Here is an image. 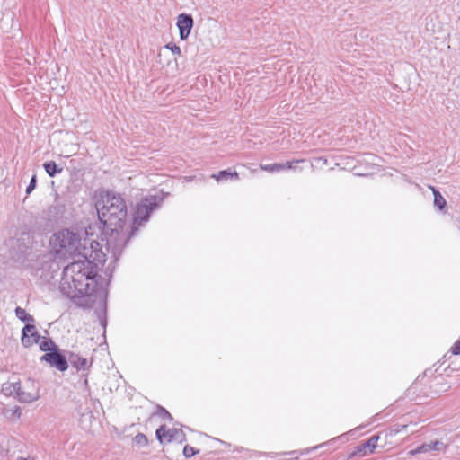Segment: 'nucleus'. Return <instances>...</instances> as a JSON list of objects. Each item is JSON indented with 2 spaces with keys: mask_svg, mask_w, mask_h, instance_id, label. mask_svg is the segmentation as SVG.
<instances>
[{
  "mask_svg": "<svg viewBox=\"0 0 460 460\" xmlns=\"http://www.w3.org/2000/svg\"><path fill=\"white\" fill-rule=\"evenodd\" d=\"M78 256L64 268L59 289L77 306L91 308L94 302L95 278L107 255L99 249V243L94 242L91 243L90 248H84L83 254Z\"/></svg>",
  "mask_w": 460,
  "mask_h": 460,
  "instance_id": "obj_1",
  "label": "nucleus"
},
{
  "mask_svg": "<svg viewBox=\"0 0 460 460\" xmlns=\"http://www.w3.org/2000/svg\"><path fill=\"white\" fill-rule=\"evenodd\" d=\"M99 220L110 230L106 240V250L117 261L129 240L128 230H124L128 208L124 198L118 193L107 191L96 202Z\"/></svg>",
  "mask_w": 460,
  "mask_h": 460,
  "instance_id": "obj_2",
  "label": "nucleus"
},
{
  "mask_svg": "<svg viewBox=\"0 0 460 460\" xmlns=\"http://www.w3.org/2000/svg\"><path fill=\"white\" fill-rule=\"evenodd\" d=\"M50 244L52 252L59 258L81 255L84 252L85 243H82L80 235L68 229H63L54 234Z\"/></svg>",
  "mask_w": 460,
  "mask_h": 460,
  "instance_id": "obj_3",
  "label": "nucleus"
},
{
  "mask_svg": "<svg viewBox=\"0 0 460 460\" xmlns=\"http://www.w3.org/2000/svg\"><path fill=\"white\" fill-rule=\"evenodd\" d=\"M164 199V193L157 192L140 199L136 206L131 231L128 233L129 238L134 236L138 228L149 220L152 212L161 207Z\"/></svg>",
  "mask_w": 460,
  "mask_h": 460,
  "instance_id": "obj_4",
  "label": "nucleus"
},
{
  "mask_svg": "<svg viewBox=\"0 0 460 460\" xmlns=\"http://www.w3.org/2000/svg\"><path fill=\"white\" fill-rule=\"evenodd\" d=\"M156 438L161 444L177 441L182 443L186 440V436L181 429H167L165 425H161L155 431Z\"/></svg>",
  "mask_w": 460,
  "mask_h": 460,
  "instance_id": "obj_5",
  "label": "nucleus"
},
{
  "mask_svg": "<svg viewBox=\"0 0 460 460\" xmlns=\"http://www.w3.org/2000/svg\"><path fill=\"white\" fill-rule=\"evenodd\" d=\"M40 360L49 363L50 367H56L61 372L68 368V358H66L59 349L45 353L41 356Z\"/></svg>",
  "mask_w": 460,
  "mask_h": 460,
  "instance_id": "obj_6",
  "label": "nucleus"
},
{
  "mask_svg": "<svg viewBox=\"0 0 460 460\" xmlns=\"http://www.w3.org/2000/svg\"><path fill=\"white\" fill-rule=\"evenodd\" d=\"M194 21L190 14L188 13H181L177 17V27L180 32V39L181 40H185L193 27Z\"/></svg>",
  "mask_w": 460,
  "mask_h": 460,
  "instance_id": "obj_7",
  "label": "nucleus"
},
{
  "mask_svg": "<svg viewBox=\"0 0 460 460\" xmlns=\"http://www.w3.org/2000/svg\"><path fill=\"white\" fill-rule=\"evenodd\" d=\"M22 332V343L24 347L28 348L40 342L41 337L34 324H26Z\"/></svg>",
  "mask_w": 460,
  "mask_h": 460,
  "instance_id": "obj_8",
  "label": "nucleus"
},
{
  "mask_svg": "<svg viewBox=\"0 0 460 460\" xmlns=\"http://www.w3.org/2000/svg\"><path fill=\"white\" fill-rule=\"evenodd\" d=\"M379 440V436L374 435L370 437L367 441L358 445L353 453H351L349 457H353L358 454H362L363 456L367 455L368 453H373L374 450L377 447V442Z\"/></svg>",
  "mask_w": 460,
  "mask_h": 460,
  "instance_id": "obj_9",
  "label": "nucleus"
},
{
  "mask_svg": "<svg viewBox=\"0 0 460 460\" xmlns=\"http://www.w3.org/2000/svg\"><path fill=\"white\" fill-rule=\"evenodd\" d=\"M68 363H70V365L77 371H85L90 367L92 364L91 362L89 363L86 358L74 352H69Z\"/></svg>",
  "mask_w": 460,
  "mask_h": 460,
  "instance_id": "obj_10",
  "label": "nucleus"
},
{
  "mask_svg": "<svg viewBox=\"0 0 460 460\" xmlns=\"http://www.w3.org/2000/svg\"><path fill=\"white\" fill-rule=\"evenodd\" d=\"M260 168L263 171L269 172H276L279 171H284L288 169L293 168V163L292 162H286L282 164H261Z\"/></svg>",
  "mask_w": 460,
  "mask_h": 460,
  "instance_id": "obj_11",
  "label": "nucleus"
},
{
  "mask_svg": "<svg viewBox=\"0 0 460 460\" xmlns=\"http://www.w3.org/2000/svg\"><path fill=\"white\" fill-rule=\"evenodd\" d=\"M40 394L38 391L27 392L24 391L20 385V390L17 393L16 398L21 402H31L39 399Z\"/></svg>",
  "mask_w": 460,
  "mask_h": 460,
  "instance_id": "obj_12",
  "label": "nucleus"
},
{
  "mask_svg": "<svg viewBox=\"0 0 460 460\" xmlns=\"http://www.w3.org/2000/svg\"><path fill=\"white\" fill-rule=\"evenodd\" d=\"M211 177L214 178L217 181L233 180V179L236 180V181L239 180V174L235 171L232 172L230 170L220 171L217 174H212Z\"/></svg>",
  "mask_w": 460,
  "mask_h": 460,
  "instance_id": "obj_13",
  "label": "nucleus"
},
{
  "mask_svg": "<svg viewBox=\"0 0 460 460\" xmlns=\"http://www.w3.org/2000/svg\"><path fill=\"white\" fill-rule=\"evenodd\" d=\"M434 195V206L443 213H446L447 201L441 193L434 187H431Z\"/></svg>",
  "mask_w": 460,
  "mask_h": 460,
  "instance_id": "obj_14",
  "label": "nucleus"
},
{
  "mask_svg": "<svg viewBox=\"0 0 460 460\" xmlns=\"http://www.w3.org/2000/svg\"><path fill=\"white\" fill-rule=\"evenodd\" d=\"M43 168L49 177H55L58 173H60L63 171V168L58 167L54 161L45 162L43 164Z\"/></svg>",
  "mask_w": 460,
  "mask_h": 460,
  "instance_id": "obj_15",
  "label": "nucleus"
},
{
  "mask_svg": "<svg viewBox=\"0 0 460 460\" xmlns=\"http://www.w3.org/2000/svg\"><path fill=\"white\" fill-rule=\"evenodd\" d=\"M15 315L19 320L26 323L27 324H32L31 323L34 322L33 316L28 314L26 310L22 307L18 306L15 308Z\"/></svg>",
  "mask_w": 460,
  "mask_h": 460,
  "instance_id": "obj_16",
  "label": "nucleus"
},
{
  "mask_svg": "<svg viewBox=\"0 0 460 460\" xmlns=\"http://www.w3.org/2000/svg\"><path fill=\"white\" fill-rule=\"evenodd\" d=\"M2 390L4 393V394L16 397L17 393L20 390V383L14 382V383L4 384L3 385Z\"/></svg>",
  "mask_w": 460,
  "mask_h": 460,
  "instance_id": "obj_17",
  "label": "nucleus"
},
{
  "mask_svg": "<svg viewBox=\"0 0 460 460\" xmlns=\"http://www.w3.org/2000/svg\"><path fill=\"white\" fill-rule=\"evenodd\" d=\"M39 343L40 350L46 351V353L58 349L56 343L51 339L49 338H43V341Z\"/></svg>",
  "mask_w": 460,
  "mask_h": 460,
  "instance_id": "obj_18",
  "label": "nucleus"
},
{
  "mask_svg": "<svg viewBox=\"0 0 460 460\" xmlns=\"http://www.w3.org/2000/svg\"><path fill=\"white\" fill-rule=\"evenodd\" d=\"M154 414L160 417L163 420H168L169 421H172L173 420L170 412L161 405L156 406V411Z\"/></svg>",
  "mask_w": 460,
  "mask_h": 460,
  "instance_id": "obj_19",
  "label": "nucleus"
},
{
  "mask_svg": "<svg viewBox=\"0 0 460 460\" xmlns=\"http://www.w3.org/2000/svg\"><path fill=\"white\" fill-rule=\"evenodd\" d=\"M4 414L6 418L19 419L22 414L21 408L19 406H14L11 409H5Z\"/></svg>",
  "mask_w": 460,
  "mask_h": 460,
  "instance_id": "obj_20",
  "label": "nucleus"
},
{
  "mask_svg": "<svg viewBox=\"0 0 460 460\" xmlns=\"http://www.w3.org/2000/svg\"><path fill=\"white\" fill-rule=\"evenodd\" d=\"M428 452H429V444L425 443V444H422V445L419 446L415 449L411 450L409 452V454L411 456H415V455H418V454L428 453Z\"/></svg>",
  "mask_w": 460,
  "mask_h": 460,
  "instance_id": "obj_21",
  "label": "nucleus"
},
{
  "mask_svg": "<svg viewBox=\"0 0 460 460\" xmlns=\"http://www.w3.org/2000/svg\"><path fill=\"white\" fill-rule=\"evenodd\" d=\"M134 442L141 447H146L148 444L146 436L142 433H138L135 436Z\"/></svg>",
  "mask_w": 460,
  "mask_h": 460,
  "instance_id": "obj_22",
  "label": "nucleus"
},
{
  "mask_svg": "<svg viewBox=\"0 0 460 460\" xmlns=\"http://www.w3.org/2000/svg\"><path fill=\"white\" fill-rule=\"evenodd\" d=\"M428 444H429V451H431V450L441 451L443 448H446V446L444 445V443L439 440H435V441H432Z\"/></svg>",
  "mask_w": 460,
  "mask_h": 460,
  "instance_id": "obj_23",
  "label": "nucleus"
},
{
  "mask_svg": "<svg viewBox=\"0 0 460 460\" xmlns=\"http://www.w3.org/2000/svg\"><path fill=\"white\" fill-rule=\"evenodd\" d=\"M36 185H37V176H36V174H33L30 181L29 185L26 188V194L30 195L36 188Z\"/></svg>",
  "mask_w": 460,
  "mask_h": 460,
  "instance_id": "obj_24",
  "label": "nucleus"
},
{
  "mask_svg": "<svg viewBox=\"0 0 460 460\" xmlns=\"http://www.w3.org/2000/svg\"><path fill=\"white\" fill-rule=\"evenodd\" d=\"M198 450H196L194 447H191L190 446H185L184 448H183V455L185 456V457L189 458V457H191L193 456H195L196 454H198Z\"/></svg>",
  "mask_w": 460,
  "mask_h": 460,
  "instance_id": "obj_25",
  "label": "nucleus"
},
{
  "mask_svg": "<svg viewBox=\"0 0 460 460\" xmlns=\"http://www.w3.org/2000/svg\"><path fill=\"white\" fill-rule=\"evenodd\" d=\"M451 351L454 355H459L460 354V339L457 340L455 344L453 345Z\"/></svg>",
  "mask_w": 460,
  "mask_h": 460,
  "instance_id": "obj_26",
  "label": "nucleus"
},
{
  "mask_svg": "<svg viewBox=\"0 0 460 460\" xmlns=\"http://www.w3.org/2000/svg\"><path fill=\"white\" fill-rule=\"evenodd\" d=\"M166 48L170 49L171 51L175 55H181V48L177 45H167Z\"/></svg>",
  "mask_w": 460,
  "mask_h": 460,
  "instance_id": "obj_27",
  "label": "nucleus"
},
{
  "mask_svg": "<svg viewBox=\"0 0 460 460\" xmlns=\"http://www.w3.org/2000/svg\"><path fill=\"white\" fill-rule=\"evenodd\" d=\"M101 323H102V325L103 327H105V326H106V320H105V319H104V320H102V321H101Z\"/></svg>",
  "mask_w": 460,
  "mask_h": 460,
  "instance_id": "obj_28",
  "label": "nucleus"
},
{
  "mask_svg": "<svg viewBox=\"0 0 460 460\" xmlns=\"http://www.w3.org/2000/svg\"><path fill=\"white\" fill-rule=\"evenodd\" d=\"M17 460H33V459H31V458H24V457H19V458H17Z\"/></svg>",
  "mask_w": 460,
  "mask_h": 460,
  "instance_id": "obj_29",
  "label": "nucleus"
},
{
  "mask_svg": "<svg viewBox=\"0 0 460 460\" xmlns=\"http://www.w3.org/2000/svg\"><path fill=\"white\" fill-rule=\"evenodd\" d=\"M84 385H85V386H87V385H88V381H87V379H84Z\"/></svg>",
  "mask_w": 460,
  "mask_h": 460,
  "instance_id": "obj_30",
  "label": "nucleus"
},
{
  "mask_svg": "<svg viewBox=\"0 0 460 460\" xmlns=\"http://www.w3.org/2000/svg\"><path fill=\"white\" fill-rule=\"evenodd\" d=\"M289 454H290V455H294V454H296V451H292V452H290Z\"/></svg>",
  "mask_w": 460,
  "mask_h": 460,
  "instance_id": "obj_31",
  "label": "nucleus"
}]
</instances>
